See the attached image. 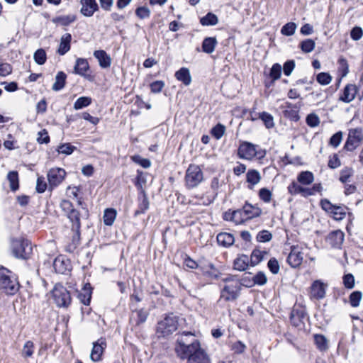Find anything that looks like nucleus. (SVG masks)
Masks as SVG:
<instances>
[{"label": "nucleus", "instance_id": "1", "mask_svg": "<svg viewBox=\"0 0 363 363\" xmlns=\"http://www.w3.org/2000/svg\"><path fill=\"white\" fill-rule=\"evenodd\" d=\"M174 350L177 356L182 360H186V363H211L200 342L190 332L183 333L178 337Z\"/></svg>", "mask_w": 363, "mask_h": 363}, {"label": "nucleus", "instance_id": "2", "mask_svg": "<svg viewBox=\"0 0 363 363\" xmlns=\"http://www.w3.org/2000/svg\"><path fill=\"white\" fill-rule=\"evenodd\" d=\"M11 272L4 268H0V291L7 295H14L19 289L17 279L9 275Z\"/></svg>", "mask_w": 363, "mask_h": 363}, {"label": "nucleus", "instance_id": "3", "mask_svg": "<svg viewBox=\"0 0 363 363\" xmlns=\"http://www.w3.org/2000/svg\"><path fill=\"white\" fill-rule=\"evenodd\" d=\"M225 282L220 292V300L233 301L238 298L241 286L239 281L233 277L223 279Z\"/></svg>", "mask_w": 363, "mask_h": 363}, {"label": "nucleus", "instance_id": "4", "mask_svg": "<svg viewBox=\"0 0 363 363\" xmlns=\"http://www.w3.org/2000/svg\"><path fill=\"white\" fill-rule=\"evenodd\" d=\"M178 328V318L173 313L167 315L157 323L156 333L158 337H167Z\"/></svg>", "mask_w": 363, "mask_h": 363}, {"label": "nucleus", "instance_id": "5", "mask_svg": "<svg viewBox=\"0 0 363 363\" xmlns=\"http://www.w3.org/2000/svg\"><path fill=\"white\" fill-rule=\"evenodd\" d=\"M184 180L185 186L189 189L198 186L203 180V173L199 166L190 164L186 171Z\"/></svg>", "mask_w": 363, "mask_h": 363}, {"label": "nucleus", "instance_id": "6", "mask_svg": "<svg viewBox=\"0 0 363 363\" xmlns=\"http://www.w3.org/2000/svg\"><path fill=\"white\" fill-rule=\"evenodd\" d=\"M11 249L13 256L20 259H28L32 254L33 247L28 240L16 239L11 242Z\"/></svg>", "mask_w": 363, "mask_h": 363}, {"label": "nucleus", "instance_id": "7", "mask_svg": "<svg viewBox=\"0 0 363 363\" xmlns=\"http://www.w3.org/2000/svg\"><path fill=\"white\" fill-rule=\"evenodd\" d=\"M363 141V130L361 128H351L349 130L347 140L344 149L352 152L358 147Z\"/></svg>", "mask_w": 363, "mask_h": 363}, {"label": "nucleus", "instance_id": "8", "mask_svg": "<svg viewBox=\"0 0 363 363\" xmlns=\"http://www.w3.org/2000/svg\"><path fill=\"white\" fill-rule=\"evenodd\" d=\"M53 299L58 307H67L71 303L69 291L61 284H57L52 291Z\"/></svg>", "mask_w": 363, "mask_h": 363}, {"label": "nucleus", "instance_id": "9", "mask_svg": "<svg viewBox=\"0 0 363 363\" xmlns=\"http://www.w3.org/2000/svg\"><path fill=\"white\" fill-rule=\"evenodd\" d=\"M60 206L66 213L69 221L74 223V228L77 230L81 228L80 213L77 210L74 208L72 202L64 199L60 202Z\"/></svg>", "mask_w": 363, "mask_h": 363}, {"label": "nucleus", "instance_id": "10", "mask_svg": "<svg viewBox=\"0 0 363 363\" xmlns=\"http://www.w3.org/2000/svg\"><path fill=\"white\" fill-rule=\"evenodd\" d=\"M257 145L250 142H242L238 147V155L240 158L248 160H251L256 157L260 158V150H257Z\"/></svg>", "mask_w": 363, "mask_h": 363}, {"label": "nucleus", "instance_id": "11", "mask_svg": "<svg viewBox=\"0 0 363 363\" xmlns=\"http://www.w3.org/2000/svg\"><path fill=\"white\" fill-rule=\"evenodd\" d=\"M320 206L325 211L330 213L336 220H341L345 217L347 208L345 206L333 205L326 199L320 201Z\"/></svg>", "mask_w": 363, "mask_h": 363}, {"label": "nucleus", "instance_id": "12", "mask_svg": "<svg viewBox=\"0 0 363 363\" xmlns=\"http://www.w3.org/2000/svg\"><path fill=\"white\" fill-rule=\"evenodd\" d=\"M65 171L62 168H52L48 172V179L50 189L57 186L65 179Z\"/></svg>", "mask_w": 363, "mask_h": 363}, {"label": "nucleus", "instance_id": "13", "mask_svg": "<svg viewBox=\"0 0 363 363\" xmlns=\"http://www.w3.org/2000/svg\"><path fill=\"white\" fill-rule=\"evenodd\" d=\"M303 254L301 251V248L298 246H292L291 252L287 257V262L293 267L296 268L299 267L303 259Z\"/></svg>", "mask_w": 363, "mask_h": 363}, {"label": "nucleus", "instance_id": "14", "mask_svg": "<svg viewBox=\"0 0 363 363\" xmlns=\"http://www.w3.org/2000/svg\"><path fill=\"white\" fill-rule=\"evenodd\" d=\"M326 285L321 281L316 280L313 282L310 287L309 296L311 299H323L325 296Z\"/></svg>", "mask_w": 363, "mask_h": 363}, {"label": "nucleus", "instance_id": "15", "mask_svg": "<svg viewBox=\"0 0 363 363\" xmlns=\"http://www.w3.org/2000/svg\"><path fill=\"white\" fill-rule=\"evenodd\" d=\"M301 106V104H293L289 102H286L284 106H283V108H284V116L293 121H298L300 119L298 112Z\"/></svg>", "mask_w": 363, "mask_h": 363}, {"label": "nucleus", "instance_id": "16", "mask_svg": "<svg viewBox=\"0 0 363 363\" xmlns=\"http://www.w3.org/2000/svg\"><path fill=\"white\" fill-rule=\"evenodd\" d=\"M106 347V342L104 339H99L93 343V348L90 354L91 359L94 362L101 360V355Z\"/></svg>", "mask_w": 363, "mask_h": 363}, {"label": "nucleus", "instance_id": "17", "mask_svg": "<svg viewBox=\"0 0 363 363\" xmlns=\"http://www.w3.org/2000/svg\"><path fill=\"white\" fill-rule=\"evenodd\" d=\"M81 13L86 17H91L99 10V6L96 0H81Z\"/></svg>", "mask_w": 363, "mask_h": 363}, {"label": "nucleus", "instance_id": "18", "mask_svg": "<svg viewBox=\"0 0 363 363\" xmlns=\"http://www.w3.org/2000/svg\"><path fill=\"white\" fill-rule=\"evenodd\" d=\"M55 271L59 274H65L70 270V262L63 256L56 257L53 262Z\"/></svg>", "mask_w": 363, "mask_h": 363}, {"label": "nucleus", "instance_id": "19", "mask_svg": "<svg viewBox=\"0 0 363 363\" xmlns=\"http://www.w3.org/2000/svg\"><path fill=\"white\" fill-rule=\"evenodd\" d=\"M345 235L340 230L331 232L327 237L326 241L331 247L340 248L344 241Z\"/></svg>", "mask_w": 363, "mask_h": 363}, {"label": "nucleus", "instance_id": "20", "mask_svg": "<svg viewBox=\"0 0 363 363\" xmlns=\"http://www.w3.org/2000/svg\"><path fill=\"white\" fill-rule=\"evenodd\" d=\"M89 70V65L86 59L78 58L74 67V72L85 78H88L89 74L86 72Z\"/></svg>", "mask_w": 363, "mask_h": 363}, {"label": "nucleus", "instance_id": "21", "mask_svg": "<svg viewBox=\"0 0 363 363\" xmlns=\"http://www.w3.org/2000/svg\"><path fill=\"white\" fill-rule=\"evenodd\" d=\"M148 315V312L143 308L135 310L132 313V315L130 320V323L135 326H138L146 321Z\"/></svg>", "mask_w": 363, "mask_h": 363}, {"label": "nucleus", "instance_id": "22", "mask_svg": "<svg viewBox=\"0 0 363 363\" xmlns=\"http://www.w3.org/2000/svg\"><path fill=\"white\" fill-rule=\"evenodd\" d=\"M357 94V87L354 84H347L343 89L342 94L340 96V101L350 103L353 101Z\"/></svg>", "mask_w": 363, "mask_h": 363}, {"label": "nucleus", "instance_id": "23", "mask_svg": "<svg viewBox=\"0 0 363 363\" xmlns=\"http://www.w3.org/2000/svg\"><path fill=\"white\" fill-rule=\"evenodd\" d=\"M260 173L256 169H249L246 174V182L248 183V188L252 189L261 180Z\"/></svg>", "mask_w": 363, "mask_h": 363}, {"label": "nucleus", "instance_id": "24", "mask_svg": "<svg viewBox=\"0 0 363 363\" xmlns=\"http://www.w3.org/2000/svg\"><path fill=\"white\" fill-rule=\"evenodd\" d=\"M241 210H242L247 220L258 217L262 213V210L259 208L248 203H246Z\"/></svg>", "mask_w": 363, "mask_h": 363}, {"label": "nucleus", "instance_id": "25", "mask_svg": "<svg viewBox=\"0 0 363 363\" xmlns=\"http://www.w3.org/2000/svg\"><path fill=\"white\" fill-rule=\"evenodd\" d=\"M92 288L89 283H87L83 287L82 291L78 294V298L80 302L85 306H89L91 298Z\"/></svg>", "mask_w": 363, "mask_h": 363}, {"label": "nucleus", "instance_id": "26", "mask_svg": "<svg viewBox=\"0 0 363 363\" xmlns=\"http://www.w3.org/2000/svg\"><path fill=\"white\" fill-rule=\"evenodd\" d=\"M94 56L98 60L99 65L102 68H108L111 66V57L104 50H96L94 52Z\"/></svg>", "mask_w": 363, "mask_h": 363}, {"label": "nucleus", "instance_id": "27", "mask_svg": "<svg viewBox=\"0 0 363 363\" xmlns=\"http://www.w3.org/2000/svg\"><path fill=\"white\" fill-rule=\"evenodd\" d=\"M175 77L177 80L182 82L186 86H188L191 82V77L188 68L182 67L175 73Z\"/></svg>", "mask_w": 363, "mask_h": 363}, {"label": "nucleus", "instance_id": "28", "mask_svg": "<svg viewBox=\"0 0 363 363\" xmlns=\"http://www.w3.org/2000/svg\"><path fill=\"white\" fill-rule=\"evenodd\" d=\"M71 40L72 35L70 33H65L62 36L60 44L57 50L60 55H63L70 50Z\"/></svg>", "mask_w": 363, "mask_h": 363}, {"label": "nucleus", "instance_id": "29", "mask_svg": "<svg viewBox=\"0 0 363 363\" xmlns=\"http://www.w3.org/2000/svg\"><path fill=\"white\" fill-rule=\"evenodd\" d=\"M235 241L233 235L228 233H220L217 235V242L220 245L223 247L231 246Z\"/></svg>", "mask_w": 363, "mask_h": 363}, {"label": "nucleus", "instance_id": "30", "mask_svg": "<svg viewBox=\"0 0 363 363\" xmlns=\"http://www.w3.org/2000/svg\"><path fill=\"white\" fill-rule=\"evenodd\" d=\"M76 19L77 17L75 15L69 14L67 16H60L55 17L52 19V22L62 26H67L72 23L74 22Z\"/></svg>", "mask_w": 363, "mask_h": 363}, {"label": "nucleus", "instance_id": "31", "mask_svg": "<svg viewBox=\"0 0 363 363\" xmlns=\"http://www.w3.org/2000/svg\"><path fill=\"white\" fill-rule=\"evenodd\" d=\"M249 257L245 255L238 256L234 261V269L238 271H245L249 265Z\"/></svg>", "mask_w": 363, "mask_h": 363}, {"label": "nucleus", "instance_id": "32", "mask_svg": "<svg viewBox=\"0 0 363 363\" xmlns=\"http://www.w3.org/2000/svg\"><path fill=\"white\" fill-rule=\"evenodd\" d=\"M217 40L213 37H208L206 38L202 43V50L204 52L211 54L212 53L216 48L217 45Z\"/></svg>", "mask_w": 363, "mask_h": 363}, {"label": "nucleus", "instance_id": "33", "mask_svg": "<svg viewBox=\"0 0 363 363\" xmlns=\"http://www.w3.org/2000/svg\"><path fill=\"white\" fill-rule=\"evenodd\" d=\"M297 181L301 185H309L314 181L313 174L309 171L301 172L297 177Z\"/></svg>", "mask_w": 363, "mask_h": 363}, {"label": "nucleus", "instance_id": "34", "mask_svg": "<svg viewBox=\"0 0 363 363\" xmlns=\"http://www.w3.org/2000/svg\"><path fill=\"white\" fill-rule=\"evenodd\" d=\"M67 75L63 72H57L55 77V82L52 85V90L58 91L62 89L65 85Z\"/></svg>", "mask_w": 363, "mask_h": 363}, {"label": "nucleus", "instance_id": "35", "mask_svg": "<svg viewBox=\"0 0 363 363\" xmlns=\"http://www.w3.org/2000/svg\"><path fill=\"white\" fill-rule=\"evenodd\" d=\"M149 201L147 196L145 193H143V195L139 197V204L138 208L136 210L135 215L138 216L142 213H145V212L149 208Z\"/></svg>", "mask_w": 363, "mask_h": 363}, {"label": "nucleus", "instance_id": "36", "mask_svg": "<svg viewBox=\"0 0 363 363\" xmlns=\"http://www.w3.org/2000/svg\"><path fill=\"white\" fill-rule=\"evenodd\" d=\"M218 19L216 15L213 13H208L205 16L202 17L200 20L201 25L205 26H215L218 23Z\"/></svg>", "mask_w": 363, "mask_h": 363}, {"label": "nucleus", "instance_id": "37", "mask_svg": "<svg viewBox=\"0 0 363 363\" xmlns=\"http://www.w3.org/2000/svg\"><path fill=\"white\" fill-rule=\"evenodd\" d=\"M7 179L10 183V188L12 191H15L19 188L18 174L17 172H9L7 175Z\"/></svg>", "mask_w": 363, "mask_h": 363}, {"label": "nucleus", "instance_id": "38", "mask_svg": "<svg viewBox=\"0 0 363 363\" xmlns=\"http://www.w3.org/2000/svg\"><path fill=\"white\" fill-rule=\"evenodd\" d=\"M267 255V252L261 251L259 249H255L250 257V264L252 266L258 264L264 258V255Z\"/></svg>", "mask_w": 363, "mask_h": 363}, {"label": "nucleus", "instance_id": "39", "mask_svg": "<svg viewBox=\"0 0 363 363\" xmlns=\"http://www.w3.org/2000/svg\"><path fill=\"white\" fill-rule=\"evenodd\" d=\"M116 217V211L113 208H107L104 214V223L106 225H112Z\"/></svg>", "mask_w": 363, "mask_h": 363}, {"label": "nucleus", "instance_id": "40", "mask_svg": "<svg viewBox=\"0 0 363 363\" xmlns=\"http://www.w3.org/2000/svg\"><path fill=\"white\" fill-rule=\"evenodd\" d=\"M34 353V343L28 340L23 345L21 354L24 358L30 357Z\"/></svg>", "mask_w": 363, "mask_h": 363}, {"label": "nucleus", "instance_id": "41", "mask_svg": "<svg viewBox=\"0 0 363 363\" xmlns=\"http://www.w3.org/2000/svg\"><path fill=\"white\" fill-rule=\"evenodd\" d=\"M91 103V99L87 96H82L77 99L74 104V108L79 110L82 108L86 107Z\"/></svg>", "mask_w": 363, "mask_h": 363}, {"label": "nucleus", "instance_id": "42", "mask_svg": "<svg viewBox=\"0 0 363 363\" xmlns=\"http://www.w3.org/2000/svg\"><path fill=\"white\" fill-rule=\"evenodd\" d=\"M259 118L264 122L267 128H271L274 126V118L271 114L262 112L259 113Z\"/></svg>", "mask_w": 363, "mask_h": 363}, {"label": "nucleus", "instance_id": "43", "mask_svg": "<svg viewBox=\"0 0 363 363\" xmlns=\"http://www.w3.org/2000/svg\"><path fill=\"white\" fill-rule=\"evenodd\" d=\"M315 42L311 39H306L300 43L301 50L305 53L312 52L315 48Z\"/></svg>", "mask_w": 363, "mask_h": 363}, {"label": "nucleus", "instance_id": "44", "mask_svg": "<svg viewBox=\"0 0 363 363\" xmlns=\"http://www.w3.org/2000/svg\"><path fill=\"white\" fill-rule=\"evenodd\" d=\"M33 58L35 62L39 65H43L46 62V52L43 49H38L37 50L33 55Z\"/></svg>", "mask_w": 363, "mask_h": 363}, {"label": "nucleus", "instance_id": "45", "mask_svg": "<svg viewBox=\"0 0 363 363\" xmlns=\"http://www.w3.org/2000/svg\"><path fill=\"white\" fill-rule=\"evenodd\" d=\"M362 298V292L359 291H353L349 297V301L350 305L352 307H357L359 305V303Z\"/></svg>", "mask_w": 363, "mask_h": 363}, {"label": "nucleus", "instance_id": "46", "mask_svg": "<svg viewBox=\"0 0 363 363\" xmlns=\"http://www.w3.org/2000/svg\"><path fill=\"white\" fill-rule=\"evenodd\" d=\"M296 29V25L295 23L289 22L285 24L281 30L282 35L286 36H291L294 34Z\"/></svg>", "mask_w": 363, "mask_h": 363}, {"label": "nucleus", "instance_id": "47", "mask_svg": "<svg viewBox=\"0 0 363 363\" xmlns=\"http://www.w3.org/2000/svg\"><path fill=\"white\" fill-rule=\"evenodd\" d=\"M282 67L279 63H275L272 65L269 76L273 81L277 80L280 78L281 74Z\"/></svg>", "mask_w": 363, "mask_h": 363}, {"label": "nucleus", "instance_id": "48", "mask_svg": "<svg viewBox=\"0 0 363 363\" xmlns=\"http://www.w3.org/2000/svg\"><path fill=\"white\" fill-rule=\"evenodd\" d=\"M225 131V127L223 125L218 123L211 130V134L215 138L219 140L224 135Z\"/></svg>", "mask_w": 363, "mask_h": 363}, {"label": "nucleus", "instance_id": "49", "mask_svg": "<svg viewBox=\"0 0 363 363\" xmlns=\"http://www.w3.org/2000/svg\"><path fill=\"white\" fill-rule=\"evenodd\" d=\"M272 233L267 230H261L258 233L256 237L257 240L260 242H269L272 240Z\"/></svg>", "mask_w": 363, "mask_h": 363}, {"label": "nucleus", "instance_id": "50", "mask_svg": "<svg viewBox=\"0 0 363 363\" xmlns=\"http://www.w3.org/2000/svg\"><path fill=\"white\" fill-rule=\"evenodd\" d=\"M317 82L322 85H328L332 81V77L326 72H320L316 77Z\"/></svg>", "mask_w": 363, "mask_h": 363}, {"label": "nucleus", "instance_id": "51", "mask_svg": "<svg viewBox=\"0 0 363 363\" xmlns=\"http://www.w3.org/2000/svg\"><path fill=\"white\" fill-rule=\"evenodd\" d=\"M306 123L308 126L314 128L320 124V118L315 113H310L307 116L306 119Z\"/></svg>", "mask_w": 363, "mask_h": 363}, {"label": "nucleus", "instance_id": "52", "mask_svg": "<svg viewBox=\"0 0 363 363\" xmlns=\"http://www.w3.org/2000/svg\"><path fill=\"white\" fill-rule=\"evenodd\" d=\"M315 342L318 347V348L320 350H325L328 347L327 340L322 335H315Z\"/></svg>", "mask_w": 363, "mask_h": 363}, {"label": "nucleus", "instance_id": "53", "mask_svg": "<svg viewBox=\"0 0 363 363\" xmlns=\"http://www.w3.org/2000/svg\"><path fill=\"white\" fill-rule=\"evenodd\" d=\"M131 160L135 162L144 168H148L151 165V162L150 160L146 158H143L140 155H133L131 157Z\"/></svg>", "mask_w": 363, "mask_h": 363}, {"label": "nucleus", "instance_id": "54", "mask_svg": "<svg viewBox=\"0 0 363 363\" xmlns=\"http://www.w3.org/2000/svg\"><path fill=\"white\" fill-rule=\"evenodd\" d=\"M135 14L140 19L148 18L150 16V10L146 6H140L136 9Z\"/></svg>", "mask_w": 363, "mask_h": 363}, {"label": "nucleus", "instance_id": "55", "mask_svg": "<svg viewBox=\"0 0 363 363\" xmlns=\"http://www.w3.org/2000/svg\"><path fill=\"white\" fill-rule=\"evenodd\" d=\"M12 72V67L10 64L4 62L0 59V76L6 77Z\"/></svg>", "mask_w": 363, "mask_h": 363}, {"label": "nucleus", "instance_id": "56", "mask_svg": "<svg viewBox=\"0 0 363 363\" xmlns=\"http://www.w3.org/2000/svg\"><path fill=\"white\" fill-rule=\"evenodd\" d=\"M75 149L76 147L69 143H65L58 147L57 151L61 154L70 155Z\"/></svg>", "mask_w": 363, "mask_h": 363}, {"label": "nucleus", "instance_id": "57", "mask_svg": "<svg viewBox=\"0 0 363 363\" xmlns=\"http://www.w3.org/2000/svg\"><path fill=\"white\" fill-rule=\"evenodd\" d=\"M259 196L264 202L269 203L272 199V192L267 188H262L259 189Z\"/></svg>", "mask_w": 363, "mask_h": 363}, {"label": "nucleus", "instance_id": "58", "mask_svg": "<svg viewBox=\"0 0 363 363\" xmlns=\"http://www.w3.org/2000/svg\"><path fill=\"white\" fill-rule=\"evenodd\" d=\"M342 140V133L339 131L335 133L330 139L329 144L334 147H337Z\"/></svg>", "mask_w": 363, "mask_h": 363}, {"label": "nucleus", "instance_id": "59", "mask_svg": "<svg viewBox=\"0 0 363 363\" xmlns=\"http://www.w3.org/2000/svg\"><path fill=\"white\" fill-rule=\"evenodd\" d=\"M252 280L255 284L264 285L267 283V279L264 273L259 272L254 276Z\"/></svg>", "mask_w": 363, "mask_h": 363}, {"label": "nucleus", "instance_id": "60", "mask_svg": "<svg viewBox=\"0 0 363 363\" xmlns=\"http://www.w3.org/2000/svg\"><path fill=\"white\" fill-rule=\"evenodd\" d=\"M267 267L271 272L274 274H277L279 272V264L275 258H271L269 260Z\"/></svg>", "mask_w": 363, "mask_h": 363}, {"label": "nucleus", "instance_id": "61", "mask_svg": "<svg viewBox=\"0 0 363 363\" xmlns=\"http://www.w3.org/2000/svg\"><path fill=\"white\" fill-rule=\"evenodd\" d=\"M350 36L352 40H359L363 36V30L361 27L355 26L352 29Z\"/></svg>", "mask_w": 363, "mask_h": 363}, {"label": "nucleus", "instance_id": "62", "mask_svg": "<svg viewBox=\"0 0 363 363\" xmlns=\"http://www.w3.org/2000/svg\"><path fill=\"white\" fill-rule=\"evenodd\" d=\"M301 185L296 182H292L288 186V191L291 195L300 194Z\"/></svg>", "mask_w": 363, "mask_h": 363}, {"label": "nucleus", "instance_id": "63", "mask_svg": "<svg viewBox=\"0 0 363 363\" xmlns=\"http://www.w3.org/2000/svg\"><path fill=\"white\" fill-rule=\"evenodd\" d=\"M164 86V82L161 80L155 81L150 84L151 91L155 94L160 93Z\"/></svg>", "mask_w": 363, "mask_h": 363}, {"label": "nucleus", "instance_id": "64", "mask_svg": "<svg viewBox=\"0 0 363 363\" xmlns=\"http://www.w3.org/2000/svg\"><path fill=\"white\" fill-rule=\"evenodd\" d=\"M343 283L346 288L352 289L354 286V278L352 274H347L343 277Z\"/></svg>", "mask_w": 363, "mask_h": 363}]
</instances>
